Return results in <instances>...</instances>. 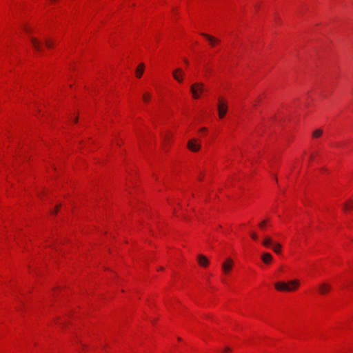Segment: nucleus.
Wrapping results in <instances>:
<instances>
[{
	"label": "nucleus",
	"mask_w": 353,
	"mask_h": 353,
	"mask_svg": "<svg viewBox=\"0 0 353 353\" xmlns=\"http://www.w3.org/2000/svg\"><path fill=\"white\" fill-rule=\"evenodd\" d=\"M301 285L299 279L291 280L288 282L278 281L274 283V288L282 292H292L296 291Z\"/></svg>",
	"instance_id": "obj_1"
},
{
	"label": "nucleus",
	"mask_w": 353,
	"mask_h": 353,
	"mask_svg": "<svg viewBox=\"0 0 353 353\" xmlns=\"http://www.w3.org/2000/svg\"><path fill=\"white\" fill-rule=\"evenodd\" d=\"M190 92L194 99H199L204 92L203 83H194L190 87Z\"/></svg>",
	"instance_id": "obj_2"
},
{
	"label": "nucleus",
	"mask_w": 353,
	"mask_h": 353,
	"mask_svg": "<svg viewBox=\"0 0 353 353\" xmlns=\"http://www.w3.org/2000/svg\"><path fill=\"white\" fill-rule=\"evenodd\" d=\"M228 112V105L227 103L222 98L219 99L218 103V112L219 117L220 119H223Z\"/></svg>",
	"instance_id": "obj_3"
},
{
	"label": "nucleus",
	"mask_w": 353,
	"mask_h": 353,
	"mask_svg": "<svg viewBox=\"0 0 353 353\" xmlns=\"http://www.w3.org/2000/svg\"><path fill=\"white\" fill-rule=\"evenodd\" d=\"M234 265L233 261L231 259H227L222 264V272L225 275H229Z\"/></svg>",
	"instance_id": "obj_4"
},
{
	"label": "nucleus",
	"mask_w": 353,
	"mask_h": 353,
	"mask_svg": "<svg viewBox=\"0 0 353 353\" xmlns=\"http://www.w3.org/2000/svg\"><path fill=\"white\" fill-rule=\"evenodd\" d=\"M201 35L208 41L210 46L212 48L216 47L220 43V40L219 39H218L217 38H216V37H213L212 35H210V34H206V33H202Z\"/></svg>",
	"instance_id": "obj_5"
},
{
	"label": "nucleus",
	"mask_w": 353,
	"mask_h": 353,
	"mask_svg": "<svg viewBox=\"0 0 353 353\" xmlns=\"http://www.w3.org/2000/svg\"><path fill=\"white\" fill-rule=\"evenodd\" d=\"M188 148L192 152H198L201 148V143L197 139H192L188 143Z\"/></svg>",
	"instance_id": "obj_6"
},
{
	"label": "nucleus",
	"mask_w": 353,
	"mask_h": 353,
	"mask_svg": "<svg viewBox=\"0 0 353 353\" xmlns=\"http://www.w3.org/2000/svg\"><path fill=\"white\" fill-rule=\"evenodd\" d=\"M30 42H31L32 47L37 52H40L43 50V43H41L39 40H37V39H36L34 37H30Z\"/></svg>",
	"instance_id": "obj_7"
},
{
	"label": "nucleus",
	"mask_w": 353,
	"mask_h": 353,
	"mask_svg": "<svg viewBox=\"0 0 353 353\" xmlns=\"http://www.w3.org/2000/svg\"><path fill=\"white\" fill-rule=\"evenodd\" d=\"M332 289V286L330 284L327 283H323L319 286V292L321 295H325L328 294Z\"/></svg>",
	"instance_id": "obj_8"
},
{
	"label": "nucleus",
	"mask_w": 353,
	"mask_h": 353,
	"mask_svg": "<svg viewBox=\"0 0 353 353\" xmlns=\"http://www.w3.org/2000/svg\"><path fill=\"white\" fill-rule=\"evenodd\" d=\"M183 75L184 72L181 68H177L174 70L172 72V76L174 79L177 81L179 83H182L183 81Z\"/></svg>",
	"instance_id": "obj_9"
},
{
	"label": "nucleus",
	"mask_w": 353,
	"mask_h": 353,
	"mask_svg": "<svg viewBox=\"0 0 353 353\" xmlns=\"http://www.w3.org/2000/svg\"><path fill=\"white\" fill-rule=\"evenodd\" d=\"M197 261L199 265L203 268H206L209 265V260L203 254H199L197 257Z\"/></svg>",
	"instance_id": "obj_10"
},
{
	"label": "nucleus",
	"mask_w": 353,
	"mask_h": 353,
	"mask_svg": "<svg viewBox=\"0 0 353 353\" xmlns=\"http://www.w3.org/2000/svg\"><path fill=\"white\" fill-rule=\"evenodd\" d=\"M272 255L270 253L265 252L261 256V260L267 265L270 264L272 261Z\"/></svg>",
	"instance_id": "obj_11"
},
{
	"label": "nucleus",
	"mask_w": 353,
	"mask_h": 353,
	"mask_svg": "<svg viewBox=\"0 0 353 353\" xmlns=\"http://www.w3.org/2000/svg\"><path fill=\"white\" fill-rule=\"evenodd\" d=\"M353 210V199H348L343 205V211L347 212Z\"/></svg>",
	"instance_id": "obj_12"
},
{
	"label": "nucleus",
	"mask_w": 353,
	"mask_h": 353,
	"mask_svg": "<svg viewBox=\"0 0 353 353\" xmlns=\"http://www.w3.org/2000/svg\"><path fill=\"white\" fill-rule=\"evenodd\" d=\"M144 64L143 63H140L137 68V70H136V77L137 78L139 79L141 77V76L143 75V71H144Z\"/></svg>",
	"instance_id": "obj_13"
},
{
	"label": "nucleus",
	"mask_w": 353,
	"mask_h": 353,
	"mask_svg": "<svg viewBox=\"0 0 353 353\" xmlns=\"http://www.w3.org/2000/svg\"><path fill=\"white\" fill-rule=\"evenodd\" d=\"M273 244L272 239L270 237H265L263 241V245L266 248H270Z\"/></svg>",
	"instance_id": "obj_14"
},
{
	"label": "nucleus",
	"mask_w": 353,
	"mask_h": 353,
	"mask_svg": "<svg viewBox=\"0 0 353 353\" xmlns=\"http://www.w3.org/2000/svg\"><path fill=\"white\" fill-rule=\"evenodd\" d=\"M323 134V130L322 129H316L312 133V137L314 139H318L321 137Z\"/></svg>",
	"instance_id": "obj_15"
},
{
	"label": "nucleus",
	"mask_w": 353,
	"mask_h": 353,
	"mask_svg": "<svg viewBox=\"0 0 353 353\" xmlns=\"http://www.w3.org/2000/svg\"><path fill=\"white\" fill-rule=\"evenodd\" d=\"M272 250L275 253L279 254L281 252V245L278 243H274L272 245Z\"/></svg>",
	"instance_id": "obj_16"
},
{
	"label": "nucleus",
	"mask_w": 353,
	"mask_h": 353,
	"mask_svg": "<svg viewBox=\"0 0 353 353\" xmlns=\"http://www.w3.org/2000/svg\"><path fill=\"white\" fill-rule=\"evenodd\" d=\"M208 130L207 128L203 127L199 130L198 134L200 137H205L208 134Z\"/></svg>",
	"instance_id": "obj_17"
},
{
	"label": "nucleus",
	"mask_w": 353,
	"mask_h": 353,
	"mask_svg": "<svg viewBox=\"0 0 353 353\" xmlns=\"http://www.w3.org/2000/svg\"><path fill=\"white\" fill-rule=\"evenodd\" d=\"M150 99H151V94L149 92H146L143 93V101L145 103H148L150 101Z\"/></svg>",
	"instance_id": "obj_18"
},
{
	"label": "nucleus",
	"mask_w": 353,
	"mask_h": 353,
	"mask_svg": "<svg viewBox=\"0 0 353 353\" xmlns=\"http://www.w3.org/2000/svg\"><path fill=\"white\" fill-rule=\"evenodd\" d=\"M268 222V220H264V221H261V222L259 223V228H260L262 230H265V228H266V226H267Z\"/></svg>",
	"instance_id": "obj_19"
},
{
	"label": "nucleus",
	"mask_w": 353,
	"mask_h": 353,
	"mask_svg": "<svg viewBox=\"0 0 353 353\" xmlns=\"http://www.w3.org/2000/svg\"><path fill=\"white\" fill-rule=\"evenodd\" d=\"M46 46L48 48H52L54 46L53 41H52L50 39L46 40Z\"/></svg>",
	"instance_id": "obj_20"
},
{
	"label": "nucleus",
	"mask_w": 353,
	"mask_h": 353,
	"mask_svg": "<svg viewBox=\"0 0 353 353\" xmlns=\"http://www.w3.org/2000/svg\"><path fill=\"white\" fill-rule=\"evenodd\" d=\"M23 29L26 33L29 34L32 32V28L29 25H25Z\"/></svg>",
	"instance_id": "obj_21"
},
{
	"label": "nucleus",
	"mask_w": 353,
	"mask_h": 353,
	"mask_svg": "<svg viewBox=\"0 0 353 353\" xmlns=\"http://www.w3.org/2000/svg\"><path fill=\"white\" fill-rule=\"evenodd\" d=\"M60 208H61V205H57V206L55 207V208L53 210V211L52 212V214L53 215L57 214Z\"/></svg>",
	"instance_id": "obj_22"
},
{
	"label": "nucleus",
	"mask_w": 353,
	"mask_h": 353,
	"mask_svg": "<svg viewBox=\"0 0 353 353\" xmlns=\"http://www.w3.org/2000/svg\"><path fill=\"white\" fill-rule=\"evenodd\" d=\"M250 236L254 241H256L258 239V235L255 232H252L250 234Z\"/></svg>",
	"instance_id": "obj_23"
},
{
	"label": "nucleus",
	"mask_w": 353,
	"mask_h": 353,
	"mask_svg": "<svg viewBox=\"0 0 353 353\" xmlns=\"http://www.w3.org/2000/svg\"><path fill=\"white\" fill-rule=\"evenodd\" d=\"M72 122H73V123H77L78 122V117L74 116V120Z\"/></svg>",
	"instance_id": "obj_24"
},
{
	"label": "nucleus",
	"mask_w": 353,
	"mask_h": 353,
	"mask_svg": "<svg viewBox=\"0 0 353 353\" xmlns=\"http://www.w3.org/2000/svg\"><path fill=\"white\" fill-rule=\"evenodd\" d=\"M58 0H48L49 3L51 4H54L57 2Z\"/></svg>",
	"instance_id": "obj_25"
},
{
	"label": "nucleus",
	"mask_w": 353,
	"mask_h": 353,
	"mask_svg": "<svg viewBox=\"0 0 353 353\" xmlns=\"http://www.w3.org/2000/svg\"><path fill=\"white\" fill-rule=\"evenodd\" d=\"M222 282L225 283V279H222Z\"/></svg>",
	"instance_id": "obj_26"
},
{
	"label": "nucleus",
	"mask_w": 353,
	"mask_h": 353,
	"mask_svg": "<svg viewBox=\"0 0 353 353\" xmlns=\"http://www.w3.org/2000/svg\"><path fill=\"white\" fill-rule=\"evenodd\" d=\"M174 213H176V209L175 208H174Z\"/></svg>",
	"instance_id": "obj_27"
},
{
	"label": "nucleus",
	"mask_w": 353,
	"mask_h": 353,
	"mask_svg": "<svg viewBox=\"0 0 353 353\" xmlns=\"http://www.w3.org/2000/svg\"><path fill=\"white\" fill-rule=\"evenodd\" d=\"M313 159V156H310V159L312 160Z\"/></svg>",
	"instance_id": "obj_28"
},
{
	"label": "nucleus",
	"mask_w": 353,
	"mask_h": 353,
	"mask_svg": "<svg viewBox=\"0 0 353 353\" xmlns=\"http://www.w3.org/2000/svg\"><path fill=\"white\" fill-rule=\"evenodd\" d=\"M170 205H172V203L171 201H169Z\"/></svg>",
	"instance_id": "obj_29"
}]
</instances>
